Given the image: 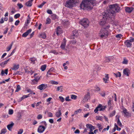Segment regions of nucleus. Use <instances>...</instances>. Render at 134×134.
<instances>
[{
  "label": "nucleus",
  "instance_id": "obj_1",
  "mask_svg": "<svg viewBox=\"0 0 134 134\" xmlns=\"http://www.w3.org/2000/svg\"><path fill=\"white\" fill-rule=\"evenodd\" d=\"M95 3L94 0H83L80 7L83 10H90L93 9Z\"/></svg>",
  "mask_w": 134,
  "mask_h": 134
},
{
  "label": "nucleus",
  "instance_id": "obj_2",
  "mask_svg": "<svg viewBox=\"0 0 134 134\" xmlns=\"http://www.w3.org/2000/svg\"><path fill=\"white\" fill-rule=\"evenodd\" d=\"M103 17L102 21H101V25L102 26V27L105 30L109 29L110 27V25L106 24V20L108 17L109 16V12H106L102 14Z\"/></svg>",
  "mask_w": 134,
  "mask_h": 134
},
{
  "label": "nucleus",
  "instance_id": "obj_3",
  "mask_svg": "<svg viewBox=\"0 0 134 134\" xmlns=\"http://www.w3.org/2000/svg\"><path fill=\"white\" fill-rule=\"evenodd\" d=\"M110 12L112 14L119 12L120 10V7L119 4H117L109 5Z\"/></svg>",
  "mask_w": 134,
  "mask_h": 134
},
{
  "label": "nucleus",
  "instance_id": "obj_4",
  "mask_svg": "<svg viewBox=\"0 0 134 134\" xmlns=\"http://www.w3.org/2000/svg\"><path fill=\"white\" fill-rule=\"evenodd\" d=\"M77 0H69L66 2L65 6L70 8L74 7V5L77 3Z\"/></svg>",
  "mask_w": 134,
  "mask_h": 134
},
{
  "label": "nucleus",
  "instance_id": "obj_5",
  "mask_svg": "<svg viewBox=\"0 0 134 134\" xmlns=\"http://www.w3.org/2000/svg\"><path fill=\"white\" fill-rule=\"evenodd\" d=\"M80 24L85 28L87 27L89 24V21L87 18H85L81 20L80 21Z\"/></svg>",
  "mask_w": 134,
  "mask_h": 134
},
{
  "label": "nucleus",
  "instance_id": "obj_6",
  "mask_svg": "<svg viewBox=\"0 0 134 134\" xmlns=\"http://www.w3.org/2000/svg\"><path fill=\"white\" fill-rule=\"evenodd\" d=\"M46 129L45 126L40 125L39 126L37 129V132L39 133H42Z\"/></svg>",
  "mask_w": 134,
  "mask_h": 134
},
{
  "label": "nucleus",
  "instance_id": "obj_7",
  "mask_svg": "<svg viewBox=\"0 0 134 134\" xmlns=\"http://www.w3.org/2000/svg\"><path fill=\"white\" fill-rule=\"evenodd\" d=\"M122 111L121 112L124 114V116L125 117L128 118L130 116V114L127 111V110L125 108H123L122 109Z\"/></svg>",
  "mask_w": 134,
  "mask_h": 134
},
{
  "label": "nucleus",
  "instance_id": "obj_8",
  "mask_svg": "<svg viewBox=\"0 0 134 134\" xmlns=\"http://www.w3.org/2000/svg\"><path fill=\"white\" fill-rule=\"evenodd\" d=\"M47 87V85L45 84H42L38 87V88L40 90H42L46 89Z\"/></svg>",
  "mask_w": 134,
  "mask_h": 134
},
{
  "label": "nucleus",
  "instance_id": "obj_9",
  "mask_svg": "<svg viewBox=\"0 0 134 134\" xmlns=\"http://www.w3.org/2000/svg\"><path fill=\"white\" fill-rule=\"evenodd\" d=\"M108 35V31H105L103 33L101 34V38L104 39L106 38Z\"/></svg>",
  "mask_w": 134,
  "mask_h": 134
},
{
  "label": "nucleus",
  "instance_id": "obj_10",
  "mask_svg": "<svg viewBox=\"0 0 134 134\" xmlns=\"http://www.w3.org/2000/svg\"><path fill=\"white\" fill-rule=\"evenodd\" d=\"M72 35L71 36V39H74L75 37L77 36V31L75 30L72 31Z\"/></svg>",
  "mask_w": 134,
  "mask_h": 134
},
{
  "label": "nucleus",
  "instance_id": "obj_11",
  "mask_svg": "<svg viewBox=\"0 0 134 134\" xmlns=\"http://www.w3.org/2000/svg\"><path fill=\"white\" fill-rule=\"evenodd\" d=\"M90 98V94L89 92L85 95L84 98L83 99V101L84 102H86L88 101Z\"/></svg>",
  "mask_w": 134,
  "mask_h": 134
},
{
  "label": "nucleus",
  "instance_id": "obj_12",
  "mask_svg": "<svg viewBox=\"0 0 134 134\" xmlns=\"http://www.w3.org/2000/svg\"><path fill=\"white\" fill-rule=\"evenodd\" d=\"M123 73L124 75L128 76L130 74V71L129 69L126 68L124 70Z\"/></svg>",
  "mask_w": 134,
  "mask_h": 134
},
{
  "label": "nucleus",
  "instance_id": "obj_13",
  "mask_svg": "<svg viewBox=\"0 0 134 134\" xmlns=\"http://www.w3.org/2000/svg\"><path fill=\"white\" fill-rule=\"evenodd\" d=\"M29 61L31 64H35V62L37 61V60L35 58L33 57L30 58L29 59Z\"/></svg>",
  "mask_w": 134,
  "mask_h": 134
},
{
  "label": "nucleus",
  "instance_id": "obj_14",
  "mask_svg": "<svg viewBox=\"0 0 134 134\" xmlns=\"http://www.w3.org/2000/svg\"><path fill=\"white\" fill-rule=\"evenodd\" d=\"M32 31L31 29H30L29 30H27L26 32L23 34L22 35L23 37H25L29 34Z\"/></svg>",
  "mask_w": 134,
  "mask_h": 134
},
{
  "label": "nucleus",
  "instance_id": "obj_15",
  "mask_svg": "<svg viewBox=\"0 0 134 134\" xmlns=\"http://www.w3.org/2000/svg\"><path fill=\"white\" fill-rule=\"evenodd\" d=\"M66 40L65 38H64L63 39V42L62 43L60 46V47L61 49H65V47L66 45Z\"/></svg>",
  "mask_w": 134,
  "mask_h": 134
},
{
  "label": "nucleus",
  "instance_id": "obj_16",
  "mask_svg": "<svg viewBox=\"0 0 134 134\" xmlns=\"http://www.w3.org/2000/svg\"><path fill=\"white\" fill-rule=\"evenodd\" d=\"M125 9L126 12L130 13L132 11L133 8L132 7H126Z\"/></svg>",
  "mask_w": 134,
  "mask_h": 134
},
{
  "label": "nucleus",
  "instance_id": "obj_17",
  "mask_svg": "<svg viewBox=\"0 0 134 134\" xmlns=\"http://www.w3.org/2000/svg\"><path fill=\"white\" fill-rule=\"evenodd\" d=\"M63 32L61 28L59 27L58 26L57 29L56 34L58 36L60 34Z\"/></svg>",
  "mask_w": 134,
  "mask_h": 134
},
{
  "label": "nucleus",
  "instance_id": "obj_18",
  "mask_svg": "<svg viewBox=\"0 0 134 134\" xmlns=\"http://www.w3.org/2000/svg\"><path fill=\"white\" fill-rule=\"evenodd\" d=\"M14 125V124L13 122H12L11 124L7 125V127L8 129L10 131H11Z\"/></svg>",
  "mask_w": 134,
  "mask_h": 134
},
{
  "label": "nucleus",
  "instance_id": "obj_19",
  "mask_svg": "<svg viewBox=\"0 0 134 134\" xmlns=\"http://www.w3.org/2000/svg\"><path fill=\"white\" fill-rule=\"evenodd\" d=\"M8 73V69H5L4 70H2L1 73V75L2 76H3L4 74H5L6 75H7Z\"/></svg>",
  "mask_w": 134,
  "mask_h": 134
},
{
  "label": "nucleus",
  "instance_id": "obj_20",
  "mask_svg": "<svg viewBox=\"0 0 134 134\" xmlns=\"http://www.w3.org/2000/svg\"><path fill=\"white\" fill-rule=\"evenodd\" d=\"M116 117L117 118V119H118V121L117 122V124L118 125H119L120 127H121L122 126V124L120 121V120L119 118L120 117V116H116Z\"/></svg>",
  "mask_w": 134,
  "mask_h": 134
},
{
  "label": "nucleus",
  "instance_id": "obj_21",
  "mask_svg": "<svg viewBox=\"0 0 134 134\" xmlns=\"http://www.w3.org/2000/svg\"><path fill=\"white\" fill-rule=\"evenodd\" d=\"M61 115L60 110V109H58V111L55 113L56 116L58 118H59L61 116Z\"/></svg>",
  "mask_w": 134,
  "mask_h": 134
},
{
  "label": "nucleus",
  "instance_id": "obj_22",
  "mask_svg": "<svg viewBox=\"0 0 134 134\" xmlns=\"http://www.w3.org/2000/svg\"><path fill=\"white\" fill-rule=\"evenodd\" d=\"M105 78H103V80L104 82L105 83H108L107 81L108 80L109 77H108V74H105Z\"/></svg>",
  "mask_w": 134,
  "mask_h": 134
},
{
  "label": "nucleus",
  "instance_id": "obj_23",
  "mask_svg": "<svg viewBox=\"0 0 134 134\" xmlns=\"http://www.w3.org/2000/svg\"><path fill=\"white\" fill-rule=\"evenodd\" d=\"M40 78L39 77H36L32 81L33 84H35L37 83V82L39 80Z\"/></svg>",
  "mask_w": 134,
  "mask_h": 134
},
{
  "label": "nucleus",
  "instance_id": "obj_24",
  "mask_svg": "<svg viewBox=\"0 0 134 134\" xmlns=\"http://www.w3.org/2000/svg\"><path fill=\"white\" fill-rule=\"evenodd\" d=\"M32 95V93H30L29 94L27 95H24L21 98V100L24 99L29 97Z\"/></svg>",
  "mask_w": 134,
  "mask_h": 134
},
{
  "label": "nucleus",
  "instance_id": "obj_25",
  "mask_svg": "<svg viewBox=\"0 0 134 134\" xmlns=\"http://www.w3.org/2000/svg\"><path fill=\"white\" fill-rule=\"evenodd\" d=\"M33 0H29L26 3V5L28 7H31L32 5V2Z\"/></svg>",
  "mask_w": 134,
  "mask_h": 134
},
{
  "label": "nucleus",
  "instance_id": "obj_26",
  "mask_svg": "<svg viewBox=\"0 0 134 134\" xmlns=\"http://www.w3.org/2000/svg\"><path fill=\"white\" fill-rule=\"evenodd\" d=\"M100 111V104H99L94 110V112L95 113H97L98 111Z\"/></svg>",
  "mask_w": 134,
  "mask_h": 134
},
{
  "label": "nucleus",
  "instance_id": "obj_27",
  "mask_svg": "<svg viewBox=\"0 0 134 134\" xmlns=\"http://www.w3.org/2000/svg\"><path fill=\"white\" fill-rule=\"evenodd\" d=\"M125 43L127 47H130L131 46L132 44L129 40L126 41Z\"/></svg>",
  "mask_w": 134,
  "mask_h": 134
},
{
  "label": "nucleus",
  "instance_id": "obj_28",
  "mask_svg": "<svg viewBox=\"0 0 134 134\" xmlns=\"http://www.w3.org/2000/svg\"><path fill=\"white\" fill-rule=\"evenodd\" d=\"M10 59H8L7 60L4 61V62H3L2 63L0 64V66H4V65L6 64L7 63V62Z\"/></svg>",
  "mask_w": 134,
  "mask_h": 134
},
{
  "label": "nucleus",
  "instance_id": "obj_29",
  "mask_svg": "<svg viewBox=\"0 0 134 134\" xmlns=\"http://www.w3.org/2000/svg\"><path fill=\"white\" fill-rule=\"evenodd\" d=\"M113 74L116 77H120L121 76V73L119 72H118L116 73H113Z\"/></svg>",
  "mask_w": 134,
  "mask_h": 134
},
{
  "label": "nucleus",
  "instance_id": "obj_30",
  "mask_svg": "<svg viewBox=\"0 0 134 134\" xmlns=\"http://www.w3.org/2000/svg\"><path fill=\"white\" fill-rule=\"evenodd\" d=\"M51 18L53 20H55L57 18V16L55 14H53L51 16Z\"/></svg>",
  "mask_w": 134,
  "mask_h": 134
},
{
  "label": "nucleus",
  "instance_id": "obj_31",
  "mask_svg": "<svg viewBox=\"0 0 134 134\" xmlns=\"http://www.w3.org/2000/svg\"><path fill=\"white\" fill-rule=\"evenodd\" d=\"M110 58L111 57H109L105 58L104 59V62H107L110 61L111 60Z\"/></svg>",
  "mask_w": 134,
  "mask_h": 134
},
{
  "label": "nucleus",
  "instance_id": "obj_32",
  "mask_svg": "<svg viewBox=\"0 0 134 134\" xmlns=\"http://www.w3.org/2000/svg\"><path fill=\"white\" fill-rule=\"evenodd\" d=\"M55 72L54 68H51L48 71L47 73L50 74L49 72Z\"/></svg>",
  "mask_w": 134,
  "mask_h": 134
},
{
  "label": "nucleus",
  "instance_id": "obj_33",
  "mask_svg": "<svg viewBox=\"0 0 134 134\" xmlns=\"http://www.w3.org/2000/svg\"><path fill=\"white\" fill-rule=\"evenodd\" d=\"M40 36L43 39H45L46 38V36L45 33H43L41 34L40 35Z\"/></svg>",
  "mask_w": 134,
  "mask_h": 134
},
{
  "label": "nucleus",
  "instance_id": "obj_34",
  "mask_svg": "<svg viewBox=\"0 0 134 134\" xmlns=\"http://www.w3.org/2000/svg\"><path fill=\"white\" fill-rule=\"evenodd\" d=\"M13 42H12L11 43V44H10V46H9V47L7 48V51H9V50L11 49L12 47V46L13 44Z\"/></svg>",
  "mask_w": 134,
  "mask_h": 134
},
{
  "label": "nucleus",
  "instance_id": "obj_35",
  "mask_svg": "<svg viewBox=\"0 0 134 134\" xmlns=\"http://www.w3.org/2000/svg\"><path fill=\"white\" fill-rule=\"evenodd\" d=\"M7 132V130L6 129H3L1 131V133L0 134H5Z\"/></svg>",
  "mask_w": 134,
  "mask_h": 134
},
{
  "label": "nucleus",
  "instance_id": "obj_36",
  "mask_svg": "<svg viewBox=\"0 0 134 134\" xmlns=\"http://www.w3.org/2000/svg\"><path fill=\"white\" fill-rule=\"evenodd\" d=\"M62 24H63L64 25H67L68 23V21H63L62 22Z\"/></svg>",
  "mask_w": 134,
  "mask_h": 134
},
{
  "label": "nucleus",
  "instance_id": "obj_37",
  "mask_svg": "<svg viewBox=\"0 0 134 134\" xmlns=\"http://www.w3.org/2000/svg\"><path fill=\"white\" fill-rule=\"evenodd\" d=\"M82 111L81 109H79L75 111L74 112V114H77L79 113H80Z\"/></svg>",
  "mask_w": 134,
  "mask_h": 134
},
{
  "label": "nucleus",
  "instance_id": "obj_38",
  "mask_svg": "<svg viewBox=\"0 0 134 134\" xmlns=\"http://www.w3.org/2000/svg\"><path fill=\"white\" fill-rule=\"evenodd\" d=\"M107 108L106 105H102L101 104V111H103Z\"/></svg>",
  "mask_w": 134,
  "mask_h": 134
},
{
  "label": "nucleus",
  "instance_id": "obj_39",
  "mask_svg": "<svg viewBox=\"0 0 134 134\" xmlns=\"http://www.w3.org/2000/svg\"><path fill=\"white\" fill-rule=\"evenodd\" d=\"M21 89V88L20 86L19 85H17L16 89L15 90V92H18Z\"/></svg>",
  "mask_w": 134,
  "mask_h": 134
},
{
  "label": "nucleus",
  "instance_id": "obj_40",
  "mask_svg": "<svg viewBox=\"0 0 134 134\" xmlns=\"http://www.w3.org/2000/svg\"><path fill=\"white\" fill-rule=\"evenodd\" d=\"M46 3V2L44 1L42 3L38 6V7L39 8H42Z\"/></svg>",
  "mask_w": 134,
  "mask_h": 134
},
{
  "label": "nucleus",
  "instance_id": "obj_41",
  "mask_svg": "<svg viewBox=\"0 0 134 134\" xmlns=\"http://www.w3.org/2000/svg\"><path fill=\"white\" fill-rule=\"evenodd\" d=\"M51 23V20L49 18H47L46 20V24H49Z\"/></svg>",
  "mask_w": 134,
  "mask_h": 134
},
{
  "label": "nucleus",
  "instance_id": "obj_42",
  "mask_svg": "<svg viewBox=\"0 0 134 134\" xmlns=\"http://www.w3.org/2000/svg\"><path fill=\"white\" fill-rule=\"evenodd\" d=\"M13 113V110L12 109H9V110L8 114L9 115H12Z\"/></svg>",
  "mask_w": 134,
  "mask_h": 134
},
{
  "label": "nucleus",
  "instance_id": "obj_43",
  "mask_svg": "<svg viewBox=\"0 0 134 134\" xmlns=\"http://www.w3.org/2000/svg\"><path fill=\"white\" fill-rule=\"evenodd\" d=\"M77 96L74 95H72L71 96V98L72 99H76Z\"/></svg>",
  "mask_w": 134,
  "mask_h": 134
},
{
  "label": "nucleus",
  "instance_id": "obj_44",
  "mask_svg": "<svg viewBox=\"0 0 134 134\" xmlns=\"http://www.w3.org/2000/svg\"><path fill=\"white\" fill-rule=\"evenodd\" d=\"M20 14L19 13L17 14L14 16V18L15 19H17L19 18L20 16Z\"/></svg>",
  "mask_w": 134,
  "mask_h": 134
},
{
  "label": "nucleus",
  "instance_id": "obj_45",
  "mask_svg": "<svg viewBox=\"0 0 134 134\" xmlns=\"http://www.w3.org/2000/svg\"><path fill=\"white\" fill-rule=\"evenodd\" d=\"M51 83L53 84L57 85L58 83V82L54 81H51Z\"/></svg>",
  "mask_w": 134,
  "mask_h": 134
},
{
  "label": "nucleus",
  "instance_id": "obj_46",
  "mask_svg": "<svg viewBox=\"0 0 134 134\" xmlns=\"http://www.w3.org/2000/svg\"><path fill=\"white\" fill-rule=\"evenodd\" d=\"M109 126H108L107 128H104L102 131V132H104L106 130H108L109 129Z\"/></svg>",
  "mask_w": 134,
  "mask_h": 134
},
{
  "label": "nucleus",
  "instance_id": "obj_47",
  "mask_svg": "<svg viewBox=\"0 0 134 134\" xmlns=\"http://www.w3.org/2000/svg\"><path fill=\"white\" fill-rule=\"evenodd\" d=\"M59 98L60 99V101L62 102H63L64 101V98L62 96H60L59 97Z\"/></svg>",
  "mask_w": 134,
  "mask_h": 134
},
{
  "label": "nucleus",
  "instance_id": "obj_48",
  "mask_svg": "<svg viewBox=\"0 0 134 134\" xmlns=\"http://www.w3.org/2000/svg\"><path fill=\"white\" fill-rule=\"evenodd\" d=\"M17 5L19 7V9H21L23 7V6L21 3H18Z\"/></svg>",
  "mask_w": 134,
  "mask_h": 134
},
{
  "label": "nucleus",
  "instance_id": "obj_49",
  "mask_svg": "<svg viewBox=\"0 0 134 134\" xmlns=\"http://www.w3.org/2000/svg\"><path fill=\"white\" fill-rule=\"evenodd\" d=\"M114 126H115V127H116V128H117L116 129L118 131H120L121 130V128H119L118 126H117V125L116 124V123L115 124Z\"/></svg>",
  "mask_w": 134,
  "mask_h": 134
},
{
  "label": "nucleus",
  "instance_id": "obj_50",
  "mask_svg": "<svg viewBox=\"0 0 134 134\" xmlns=\"http://www.w3.org/2000/svg\"><path fill=\"white\" fill-rule=\"evenodd\" d=\"M116 113V111L115 110H114L113 112L110 114V116L112 117L113 116H114L115 115V113Z\"/></svg>",
  "mask_w": 134,
  "mask_h": 134
},
{
  "label": "nucleus",
  "instance_id": "obj_51",
  "mask_svg": "<svg viewBox=\"0 0 134 134\" xmlns=\"http://www.w3.org/2000/svg\"><path fill=\"white\" fill-rule=\"evenodd\" d=\"M128 63V60L126 59H124V61L122 62V63L124 64H127Z\"/></svg>",
  "mask_w": 134,
  "mask_h": 134
},
{
  "label": "nucleus",
  "instance_id": "obj_52",
  "mask_svg": "<svg viewBox=\"0 0 134 134\" xmlns=\"http://www.w3.org/2000/svg\"><path fill=\"white\" fill-rule=\"evenodd\" d=\"M48 116L50 117H52L53 116V114L52 113L50 112H48L47 113Z\"/></svg>",
  "mask_w": 134,
  "mask_h": 134
},
{
  "label": "nucleus",
  "instance_id": "obj_53",
  "mask_svg": "<svg viewBox=\"0 0 134 134\" xmlns=\"http://www.w3.org/2000/svg\"><path fill=\"white\" fill-rule=\"evenodd\" d=\"M41 123L43 124V125H44V126H45L46 127L47 126V124L46 123V122L45 121H42Z\"/></svg>",
  "mask_w": 134,
  "mask_h": 134
},
{
  "label": "nucleus",
  "instance_id": "obj_54",
  "mask_svg": "<svg viewBox=\"0 0 134 134\" xmlns=\"http://www.w3.org/2000/svg\"><path fill=\"white\" fill-rule=\"evenodd\" d=\"M23 132V130L22 129H20L18 131V134H22Z\"/></svg>",
  "mask_w": 134,
  "mask_h": 134
},
{
  "label": "nucleus",
  "instance_id": "obj_55",
  "mask_svg": "<svg viewBox=\"0 0 134 134\" xmlns=\"http://www.w3.org/2000/svg\"><path fill=\"white\" fill-rule=\"evenodd\" d=\"M29 23V19H27V20L26 21L25 23V25L26 26H27Z\"/></svg>",
  "mask_w": 134,
  "mask_h": 134
},
{
  "label": "nucleus",
  "instance_id": "obj_56",
  "mask_svg": "<svg viewBox=\"0 0 134 134\" xmlns=\"http://www.w3.org/2000/svg\"><path fill=\"white\" fill-rule=\"evenodd\" d=\"M42 118V115L41 114H39L38 115L37 118L38 119H41Z\"/></svg>",
  "mask_w": 134,
  "mask_h": 134
},
{
  "label": "nucleus",
  "instance_id": "obj_57",
  "mask_svg": "<svg viewBox=\"0 0 134 134\" xmlns=\"http://www.w3.org/2000/svg\"><path fill=\"white\" fill-rule=\"evenodd\" d=\"M91 126L92 125L90 124H87L86 125V126L87 128H88L90 129Z\"/></svg>",
  "mask_w": 134,
  "mask_h": 134
},
{
  "label": "nucleus",
  "instance_id": "obj_58",
  "mask_svg": "<svg viewBox=\"0 0 134 134\" xmlns=\"http://www.w3.org/2000/svg\"><path fill=\"white\" fill-rule=\"evenodd\" d=\"M47 12L49 14H52V11L51 10H48Z\"/></svg>",
  "mask_w": 134,
  "mask_h": 134
},
{
  "label": "nucleus",
  "instance_id": "obj_59",
  "mask_svg": "<svg viewBox=\"0 0 134 134\" xmlns=\"http://www.w3.org/2000/svg\"><path fill=\"white\" fill-rule=\"evenodd\" d=\"M19 23L20 21L19 20H17L16 21L15 23V25L16 26H17L19 24Z\"/></svg>",
  "mask_w": 134,
  "mask_h": 134
},
{
  "label": "nucleus",
  "instance_id": "obj_60",
  "mask_svg": "<svg viewBox=\"0 0 134 134\" xmlns=\"http://www.w3.org/2000/svg\"><path fill=\"white\" fill-rule=\"evenodd\" d=\"M69 96H68L67 97H66L65 98V100L66 101H69L71 100L69 99Z\"/></svg>",
  "mask_w": 134,
  "mask_h": 134
},
{
  "label": "nucleus",
  "instance_id": "obj_61",
  "mask_svg": "<svg viewBox=\"0 0 134 134\" xmlns=\"http://www.w3.org/2000/svg\"><path fill=\"white\" fill-rule=\"evenodd\" d=\"M62 86H59L58 87H57V91H59L60 89H62Z\"/></svg>",
  "mask_w": 134,
  "mask_h": 134
},
{
  "label": "nucleus",
  "instance_id": "obj_62",
  "mask_svg": "<svg viewBox=\"0 0 134 134\" xmlns=\"http://www.w3.org/2000/svg\"><path fill=\"white\" fill-rule=\"evenodd\" d=\"M51 52L55 54H58V52L55 50L52 51Z\"/></svg>",
  "mask_w": 134,
  "mask_h": 134
},
{
  "label": "nucleus",
  "instance_id": "obj_63",
  "mask_svg": "<svg viewBox=\"0 0 134 134\" xmlns=\"http://www.w3.org/2000/svg\"><path fill=\"white\" fill-rule=\"evenodd\" d=\"M9 22H12L13 21V18L12 17L9 18Z\"/></svg>",
  "mask_w": 134,
  "mask_h": 134
},
{
  "label": "nucleus",
  "instance_id": "obj_64",
  "mask_svg": "<svg viewBox=\"0 0 134 134\" xmlns=\"http://www.w3.org/2000/svg\"><path fill=\"white\" fill-rule=\"evenodd\" d=\"M49 122L51 124H53L54 123V120L53 119H50L49 120Z\"/></svg>",
  "mask_w": 134,
  "mask_h": 134
}]
</instances>
